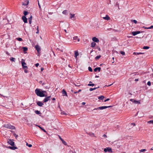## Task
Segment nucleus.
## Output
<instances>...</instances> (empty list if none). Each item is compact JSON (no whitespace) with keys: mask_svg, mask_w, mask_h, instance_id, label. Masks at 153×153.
<instances>
[{"mask_svg":"<svg viewBox=\"0 0 153 153\" xmlns=\"http://www.w3.org/2000/svg\"><path fill=\"white\" fill-rule=\"evenodd\" d=\"M62 113V114H65V115H66V114L65 113Z\"/></svg>","mask_w":153,"mask_h":153,"instance_id":"obj_64","label":"nucleus"},{"mask_svg":"<svg viewBox=\"0 0 153 153\" xmlns=\"http://www.w3.org/2000/svg\"><path fill=\"white\" fill-rule=\"evenodd\" d=\"M14 136L15 137H18V135H16V134H14Z\"/></svg>","mask_w":153,"mask_h":153,"instance_id":"obj_56","label":"nucleus"},{"mask_svg":"<svg viewBox=\"0 0 153 153\" xmlns=\"http://www.w3.org/2000/svg\"><path fill=\"white\" fill-rule=\"evenodd\" d=\"M133 102L135 104H140V102L139 101L135 100L133 101Z\"/></svg>","mask_w":153,"mask_h":153,"instance_id":"obj_27","label":"nucleus"},{"mask_svg":"<svg viewBox=\"0 0 153 153\" xmlns=\"http://www.w3.org/2000/svg\"><path fill=\"white\" fill-rule=\"evenodd\" d=\"M89 90L91 91L93 90V88H90L89 89Z\"/></svg>","mask_w":153,"mask_h":153,"instance_id":"obj_53","label":"nucleus"},{"mask_svg":"<svg viewBox=\"0 0 153 153\" xmlns=\"http://www.w3.org/2000/svg\"><path fill=\"white\" fill-rule=\"evenodd\" d=\"M37 105L39 106H42L43 105V103L41 102L38 101L37 102Z\"/></svg>","mask_w":153,"mask_h":153,"instance_id":"obj_15","label":"nucleus"},{"mask_svg":"<svg viewBox=\"0 0 153 153\" xmlns=\"http://www.w3.org/2000/svg\"><path fill=\"white\" fill-rule=\"evenodd\" d=\"M96 45L95 43L94 42H92L91 44V47L92 48L94 47H95Z\"/></svg>","mask_w":153,"mask_h":153,"instance_id":"obj_23","label":"nucleus"},{"mask_svg":"<svg viewBox=\"0 0 153 153\" xmlns=\"http://www.w3.org/2000/svg\"><path fill=\"white\" fill-rule=\"evenodd\" d=\"M131 22H133L135 24H136L137 23V21L135 20H132Z\"/></svg>","mask_w":153,"mask_h":153,"instance_id":"obj_42","label":"nucleus"},{"mask_svg":"<svg viewBox=\"0 0 153 153\" xmlns=\"http://www.w3.org/2000/svg\"><path fill=\"white\" fill-rule=\"evenodd\" d=\"M23 51L24 53H26V52L25 51L27 50V47H23Z\"/></svg>","mask_w":153,"mask_h":153,"instance_id":"obj_26","label":"nucleus"},{"mask_svg":"<svg viewBox=\"0 0 153 153\" xmlns=\"http://www.w3.org/2000/svg\"><path fill=\"white\" fill-rule=\"evenodd\" d=\"M44 69L43 68H41V71H42Z\"/></svg>","mask_w":153,"mask_h":153,"instance_id":"obj_63","label":"nucleus"},{"mask_svg":"<svg viewBox=\"0 0 153 153\" xmlns=\"http://www.w3.org/2000/svg\"><path fill=\"white\" fill-rule=\"evenodd\" d=\"M120 53L122 54L123 56H124L125 55V53L124 52L121 51H120Z\"/></svg>","mask_w":153,"mask_h":153,"instance_id":"obj_39","label":"nucleus"},{"mask_svg":"<svg viewBox=\"0 0 153 153\" xmlns=\"http://www.w3.org/2000/svg\"><path fill=\"white\" fill-rule=\"evenodd\" d=\"M32 18V16L31 15L30 17L28 18L29 22L30 24H31V23Z\"/></svg>","mask_w":153,"mask_h":153,"instance_id":"obj_17","label":"nucleus"},{"mask_svg":"<svg viewBox=\"0 0 153 153\" xmlns=\"http://www.w3.org/2000/svg\"><path fill=\"white\" fill-rule=\"evenodd\" d=\"M101 57V55H100L99 56H97L95 57V59L96 60H98Z\"/></svg>","mask_w":153,"mask_h":153,"instance_id":"obj_33","label":"nucleus"},{"mask_svg":"<svg viewBox=\"0 0 153 153\" xmlns=\"http://www.w3.org/2000/svg\"><path fill=\"white\" fill-rule=\"evenodd\" d=\"M62 143L65 145L66 146L67 145V143L66 142H65L63 140L61 141Z\"/></svg>","mask_w":153,"mask_h":153,"instance_id":"obj_34","label":"nucleus"},{"mask_svg":"<svg viewBox=\"0 0 153 153\" xmlns=\"http://www.w3.org/2000/svg\"><path fill=\"white\" fill-rule=\"evenodd\" d=\"M35 48L37 50L38 52L39 53V52L41 50L40 47H39V46L38 45H36L35 46Z\"/></svg>","mask_w":153,"mask_h":153,"instance_id":"obj_7","label":"nucleus"},{"mask_svg":"<svg viewBox=\"0 0 153 153\" xmlns=\"http://www.w3.org/2000/svg\"><path fill=\"white\" fill-rule=\"evenodd\" d=\"M70 18L72 19L73 18H74L75 14H72L70 13Z\"/></svg>","mask_w":153,"mask_h":153,"instance_id":"obj_22","label":"nucleus"},{"mask_svg":"<svg viewBox=\"0 0 153 153\" xmlns=\"http://www.w3.org/2000/svg\"><path fill=\"white\" fill-rule=\"evenodd\" d=\"M24 14V16H26L28 13L26 11H24L23 13Z\"/></svg>","mask_w":153,"mask_h":153,"instance_id":"obj_35","label":"nucleus"},{"mask_svg":"<svg viewBox=\"0 0 153 153\" xmlns=\"http://www.w3.org/2000/svg\"><path fill=\"white\" fill-rule=\"evenodd\" d=\"M42 91L43 92V94H44V93L46 92V91Z\"/></svg>","mask_w":153,"mask_h":153,"instance_id":"obj_61","label":"nucleus"},{"mask_svg":"<svg viewBox=\"0 0 153 153\" xmlns=\"http://www.w3.org/2000/svg\"><path fill=\"white\" fill-rule=\"evenodd\" d=\"M147 84L148 85L150 86L151 85V82L150 81H148L147 82Z\"/></svg>","mask_w":153,"mask_h":153,"instance_id":"obj_45","label":"nucleus"},{"mask_svg":"<svg viewBox=\"0 0 153 153\" xmlns=\"http://www.w3.org/2000/svg\"><path fill=\"white\" fill-rule=\"evenodd\" d=\"M39 83H40V84H42V81H39Z\"/></svg>","mask_w":153,"mask_h":153,"instance_id":"obj_58","label":"nucleus"},{"mask_svg":"<svg viewBox=\"0 0 153 153\" xmlns=\"http://www.w3.org/2000/svg\"><path fill=\"white\" fill-rule=\"evenodd\" d=\"M101 70V68L100 67H97L95 68L94 70V71L95 72H97V71H98V72H100Z\"/></svg>","mask_w":153,"mask_h":153,"instance_id":"obj_16","label":"nucleus"},{"mask_svg":"<svg viewBox=\"0 0 153 153\" xmlns=\"http://www.w3.org/2000/svg\"><path fill=\"white\" fill-rule=\"evenodd\" d=\"M153 28V26H151L150 27H148V28L151 29Z\"/></svg>","mask_w":153,"mask_h":153,"instance_id":"obj_47","label":"nucleus"},{"mask_svg":"<svg viewBox=\"0 0 153 153\" xmlns=\"http://www.w3.org/2000/svg\"><path fill=\"white\" fill-rule=\"evenodd\" d=\"M85 102H83L82 103V105H85Z\"/></svg>","mask_w":153,"mask_h":153,"instance_id":"obj_59","label":"nucleus"},{"mask_svg":"<svg viewBox=\"0 0 153 153\" xmlns=\"http://www.w3.org/2000/svg\"><path fill=\"white\" fill-rule=\"evenodd\" d=\"M100 88V87L99 86H98L97 87H95V88H93V90H95L96 89H97V88Z\"/></svg>","mask_w":153,"mask_h":153,"instance_id":"obj_46","label":"nucleus"},{"mask_svg":"<svg viewBox=\"0 0 153 153\" xmlns=\"http://www.w3.org/2000/svg\"><path fill=\"white\" fill-rule=\"evenodd\" d=\"M74 55L76 59V60H77V56L79 55V53L78 51L76 50L74 51Z\"/></svg>","mask_w":153,"mask_h":153,"instance_id":"obj_5","label":"nucleus"},{"mask_svg":"<svg viewBox=\"0 0 153 153\" xmlns=\"http://www.w3.org/2000/svg\"><path fill=\"white\" fill-rule=\"evenodd\" d=\"M74 85H75V86H80L79 85H76L75 84H74Z\"/></svg>","mask_w":153,"mask_h":153,"instance_id":"obj_62","label":"nucleus"},{"mask_svg":"<svg viewBox=\"0 0 153 153\" xmlns=\"http://www.w3.org/2000/svg\"><path fill=\"white\" fill-rule=\"evenodd\" d=\"M104 98V97L103 96H101L98 97V99L100 100H103Z\"/></svg>","mask_w":153,"mask_h":153,"instance_id":"obj_30","label":"nucleus"},{"mask_svg":"<svg viewBox=\"0 0 153 153\" xmlns=\"http://www.w3.org/2000/svg\"><path fill=\"white\" fill-rule=\"evenodd\" d=\"M29 3V1H25V3H23L22 4V5L24 6H26Z\"/></svg>","mask_w":153,"mask_h":153,"instance_id":"obj_21","label":"nucleus"},{"mask_svg":"<svg viewBox=\"0 0 153 153\" xmlns=\"http://www.w3.org/2000/svg\"><path fill=\"white\" fill-rule=\"evenodd\" d=\"M87 134H88L90 136H91V137L95 136L94 134L91 132H90L87 133Z\"/></svg>","mask_w":153,"mask_h":153,"instance_id":"obj_20","label":"nucleus"},{"mask_svg":"<svg viewBox=\"0 0 153 153\" xmlns=\"http://www.w3.org/2000/svg\"><path fill=\"white\" fill-rule=\"evenodd\" d=\"M105 152H112V150L111 148L110 147H107L106 148H105L104 150Z\"/></svg>","mask_w":153,"mask_h":153,"instance_id":"obj_4","label":"nucleus"},{"mask_svg":"<svg viewBox=\"0 0 153 153\" xmlns=\"http://www.w3.org/2000/svg\"><path fill=\"white\" fill-rule=\"evenodd\" d=\"M110 100V99H109V98H108L106 100H105V101H104V102H106Z\"/></svg>","mask_w":153,"mask_h":153,"instance_id":"obj_50","label":"nucleus"},{"mask_svg":"<svg viewBox=\"0 0 153 153\" xmlns=\"http://www.w3.org/2000/svg\"><path fill=\"white\" fill-rule=\"evenodd\" d=\"M4 127L12 130L15 129V127L14 126H12L10 124H4Z\"/></svg>","mask_w":153,"mask_h":153,"instance_id":"obj_2","label":"nucleus"},{"mask_svg":"<svg viewBox=\"0 0 153 153\" xmlns=\"http://www.w3.org/2000/svg\"><path fill=\"white\" fill-rule=\"evenodd\" d=\"M37 32H36V33H39V29H38V26H37Z\"/></svg>","mask_w":153,"mask_h":153,"instance_id":"obj_48","label":"nucleus"},{"mask_svg":"<svg viewBox=\"0 0 153 153\" xmlns=\"http://www.w3.org/2000/svg\"><path fill=\"white\" fill-rule=\"evenodd\" d=\"M35 113L36 114H41L40 112V111H38V110H36L35 111Z\"/></svg>","mask_w":153,"mask_h":153,"instance_id":"obj_32","label":"nucleus"},{"mask_svg":"<svg viewBox=\"0 0 153 153\" xmlns=\"http://www.w3.org/2000/svg\"><path fill=\"white\" fill-rule=\"evenodd\" d=\"M9 148L10 149L12 150H15V149H17V147L15 146H9Z\"/></svg>","mask_w":153,"mask_h":153,"instance_id":"obj_25","label":"nucleus"},{"mask_svg":"<svg viewBox=\"0 0 153 153\" xmlns=\"http://www.w3.org/2000/svg\"><path fill=\"white\" fill-rule=\"evenodd\" d=\"M62 13L63 14L67 15V10H65L63 11Z\"/></svg>","mask_w":153,"mask_h":153,"instance_id":"obj_29","label":"nucleus"},{"mask_svg":"<svg viewBox=\"0 0 153 153\" xmlns=\"http://www.w3.org/2000/svg\"><path fill=\"white\" fill-rule=\"evenodd\" d=\"M38 126L40 129H41L42 130L44 131L45 132H46V131L45 130V129L43 128L42 127H41L39 125H36Z\"/></svg>","mask_w":153,"mask_h":153,"instance_id":"obj_24","label":"nucleus"},{"mask_svg":"<svg viewBox=\"0 0 153 153\" xmlns=\"http://www.w3.org/2000/svg\"><path fill=\"white\" fill-rule=\"evenodd\" d=\"M35 91L36 94L38 96L41 97L47 96L46 95H45V94H43L42 91H40L39 89L38 88H36Z\"/></svg>","mask_w":153,"mask_h":153,"instance_id":"obj_1","label":"nucleus"},{"mask_svg":"<svg viewBox=\"0 0 153 153\" xmlns=\"http://www.w3.org/2000/svg\"><path fill=\"white\" fill-rule=\"evenodd\" d=\"M24 72H25V73H27V72H28V71H27V70H25L24 71Z\"/></svg>","mask_w":153,"mask_h":153,"instance_id":"obj_57","label":"nucleus"},{"mask_svg":"<svg viewBox=\"0 0 153 153\" xmlns=\"http://www.w3.org/2000/svg\"><path fill=\"white\" fill-rule=\"evenodd\" d=\"M16 39L19 41H22V39L21 38L18 37Z\"/></svg>","mask_w":153,"mask_h":153,"instance_id":"obj_38","label":"nucleus"},{"mask_svg":"<svg viewBox=\"0 0 153 153\" xmlns=\"http://www.w3.org/2000/svg\"><path fill=\"white\" fill-rule=\"evenodd\" d=\"M62 95L63 96H67L68 95H67V93L64 89H63L62 90Z\"/></svg>","mask_w":153,"mask_h":153,"instance_id":"obj_13","label":"nucleus"},{"mask_svg":"<svg viewBox=\"0 0 153 153\" xmlns=\"http://www.w3.org/2000/svg\"><path fill=\"white\" fill-rule=\"evenodd\" d=\"M81 91V89H79L78 90V91H75V92H74V94H76L77 93H78L79 92H80V91Z\"/></svg>","mask_w":153,"mask_h":153,"instance_id":"obj_44","label":"nucleus"},{"mask_svg":"<svg viewBox=\"0 0 153 153\" xmlns=\"http://www.w3.org/2000/svg\"><path fill=\"white\" fill-rule=\"evenodd\" d=\"M10 59L12 62H15V59L13 57H11L10 58Z\"/></svg>","mask_w":153,"mask_h":153,"instance_id":"obj_31","label":"nucleus"},{"mask_svg":"<svg viewBox=\"0 0 153 153\" xmlns=\"http://www.w3.org/2000/svg\"><path fill=\"white\" fill-rule=\"evenodd\" d=\"M149 48V47L148 46H144L143 48V49H148Z\"/></svg>","mask_w":153,"mask_h":153,"instance_id":"obj_40","label":"nucleus"},{"mask_svg":"<svg viewBox=\"0 0 153 153\" xmlns=\"http://www.w3.org/2000/svg\"><path fill=\"white\" fill-rule=\"evenodd\" d=\"M73 40L74 42H78L79 41V39L77 36H75L73 37Z\"/></svg>","mask_w":153,"mask_h":153,"instance_id":"obj_8","label":"nucleus"},{"mask_svg":"<svg viewBox=\"0 0 153 153\" xmlns=\"http://www.w3.org/2000/svg\"><path fill=\"white\" fill-rule=\"evenodd\" d=\"M143 27L145 28V29H149V28H148V27Z\"/></svg>","mask_w":153,"mask_h":153,"instance_id":"obj_60","label":"nucleus"},{"mask_svg":"<svg viewBox=\"0 0 153 153\" xmlns=\"http://www.w3.org/2000/svg\"><path fill=\"white\" fill-rule=\"evenodd\" d=\"M144 53H136V52H134L133 53V54L135 55H138L140 54H143Z\"/></svg>","mask_w":153,"mask_h":153,"instance_id":"obj_19","label":"nucleus"},{"mask_svg":"<svg viewBox=\"0 0 153 153\" xmlns=\"http://www.w3.org/2000/svg\"><path fill=\"white\" fill-rule=\"evenodd\" d=\"M8 143L12 146H13L14 145V142L10 139L8 140Z\"/></svg>","mask_w":153,"mask_h":153,"instance_id":"obj_11","label":"nucleus"},{"mask_svg":"<svg viewBox=\"0 0 153 153\" xmlns=\"http://www.w3.org/2000/svg\"><path fill=\"white\" fill-rule=\"evenodd\" d=\"M39 64L38 63H36L35 64V66L36 67H38V66L39 65Z\"/></svg>","mask_w":153,"mask_h":153,"instance_id":"obj_49","label":"nucleus"},{"mask_svg":"<svg viewBox=\"0 0 153 153\" xmlns=\"http://www.w3.org/2000/svg\"><path fill=\"white\" fill-rule=\"evenodd\" d=\"M140 33V31H133L132 32L131 34L133 36H135L138 34Z\"/></svg>","mask_w":153,"mask_h":153,"instance_id":"obj_9","label":"nucleus"},{"mask_svg":"<svg viewBox=\"0 0 153 153\" xmlns=\"http://www.w3.org/2000/svg\"><path fill=\"white\" fill-rule=\"evenodd\" d=\"M92 39L94 42H99V39L95 37H93Z\"/></svg>","mask_w":153,"mask_h":153,"instance_id":"obj_12","label":"nucleus"},{"mask_svg":"<svg viewBox=\"0 0 153 153\" xmlns=\"http://www.w3.org/2000/svg\"><path fill=\"white\" fill-rule=\"evenodd\" d=\"M149 124H153V120H151L147 122Z\"/></svg>","mask_w":153,"mask_h":153,"instance_id":"obj_37","label":"nucleus"},{"mask_svg":"<svg viewBox=\"0 0 153 153\" xmlns=\"http://www.w3.org/2000/svg\"><path fill=\"white\" fill-rule=\"evenodd\" d=\"M112 107L111 106H100V107H98L97 108H95L93 110V111L95 110H98V109L102 110V109H105L106 108H109V107Z\"/></svg>","mask_w":153,"mask_h":153,"instance_id":"obj_3","label":"nucleus"},{"mask_svg":"<svg viewBox=\"0 0 153 153\" xmlns=\"http://www.w3.org/2000/svg\"><path fill=\"white\" fill-rule=\"evenodd\" d=\"M146 151V149H142L140 150V152H145Z\"/></svg>","mask_w":153,"mask_h":153,"instance_id":"obj_43","label":"nucleus"},{"mask_svg":"<svg viewBox=\"0 0 153 153\" xmlns=\"http://www.w3.org/2000/svg\"><path fill=\"white\" fill-rule=\"evenodd\" d=\"M88 70L90 72H92L93 71L92 68L90 67H88Z\"/></svg>","mask_w":153,"mask_h":153,"instance_id":"obj_41","label":"nucleus"},{"mask_svg":"<svg viewBox=\"0 0 153 153\" xmlns=\"http://www.w3.org/2000/svg\"><path fill=\"white\" fill-rule=\"evenodd\" d=\"M51 96H49L48 97H46L44 99V100L43 101V102H48V100H49L50 98H51Z\"/></svg>","mask_w":153,"mask_h":153,"instance_id":"obj_6","label":"nucleus"},{"mask_svg":"<svg viewBox=\"0 0 153 153\" xmlns=\"http://www.w3.org/2000/svg\"><path fill=\"white\" fill-rule=\"evenodd\" d=\"M26 64L25 62H22V67L23 68H27V66H25V65Z\"/></svg>","mask_w":153,"mask_h":153,"instance_id":"obj_18","label":"nucleus"},{"mask_svg":"<svg viewBox=\"0 0 153 153\" xmlns=\"http://www.w3.org/2000/svg\"><path fill=\"white\" fill-rule=\"evenodd\" d=\"M22 19L25 23H27V19L25 16H23L22 17Z\"/></svg>","mask_w":153,"mask_h":153,"instance_id":"obj_10","label":"nucleus"},{"mask_svg":"<svg viewBox=\"0 0 153 153\" xmlns=\"http://www.w3.org/2000/svg\"><path fill=\"white\" fill-rule=\"evenodd\" d=\"M27 146L29 147H31L32 146V145L31 144H29Z\"/></svg>","mask_w":153,"mask_h":153,"instance_id":"obj_52","label":"nucleus"},{"mask_svg":"<svg viewBox=\"0 0 153 153\" xmlns=\"http://www.w3.org/2000/svg\"><path fill=\"white\" fill-rule=\"evenodd\" d=\"M103 19L105 20H108L110 19V18L107 15L105 17H103Z\"/></svg>","mask_w":153,"mask_h":153,"instance_id":"obj_14","label":"nucleus"},{"mask_svg":"<svg viewBox=\"0 0 153 153\" xmlns=\"http://www.w3.org/2000/svg\"><path fill=\"white\" fill-rule=\"evenodd\" d=\"M102 137H107V136L105 134H103L102 136Z\"/></svg>","mask_w":153,"mask_h":153,"instance_id":"obj_54","label":"nucleus"},{"mask_svg":"<svg viewBox=\"0 0 153 153\" xmlns=\"http://www.w3.org/2000/svg\"><path fill=\"white\" fill-rule=\"evenodd\" d=\"M92 82L91 81H90L89 82V84H88V86H94V84H91L90 83H92Z\"/></svg>","mask_w":153,"mask_h":153,"instance_id":"obj_28","label":"nucleus"},{"mask_svg":"<svg viewBox=\"0 0 153 153\" xmlns=\"http://www.w3.org/2000/svg\"><path fill=\"white\" fill-rule=\"evenodd\" d=\"M115 6H117L118 7V9H120V8L119 7V4L118 2H117V3H116V4H115Z\"/></svg>","mask_w":153,"mask_h":153,"instance_id":"obj_36","label":"nucleus"},{"mask_svg":"<svg viewBox=\"0 0 153 153\" xmlns=\"http://www.w3.org/2000/svg\"><path fill=\"white\" fill-rule=\"evenodd\" d=\"M58 136H59V138L61 141H62V140H63V139H62V138L60 137V136L59 135H58Z\"/></svg>","mask_w":153,"mask_h":153,"instance_id":"obj_51","label":"nucleus"},{"mask_svg":"<svg viewBox=\"0 0 153 153\" xmlns=\"http://www.w3.org/2000/svg\"><path fill=\"white\" fill-rule=\"evenodd\" d=\"M134 100L133 99H131L130 100L132 102H133V101Z\"/></svg>","mask_w":153,"mask_h":153,"instance_id":"obj_55","label":"nucleus"}]
</instances>
